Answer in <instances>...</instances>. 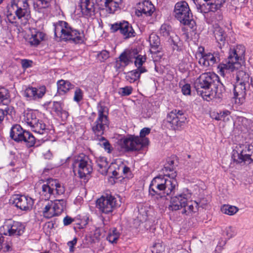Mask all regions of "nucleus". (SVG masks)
Listing matches in <instances>:
<instances>
[{"label": "nucleus", "mask_w": 253, "mask_h": 253, "mask_svg": "<svg viewBox=\"0 0 253 253\" xmlns=\"http://www.w3.org/2000/svg\"><path fill=\"white\" fill-rule=\"evenodd\" d=\"M238 210V209L236 207L228 205H224L221 208V211L223 213L229 215H234Z\"/></svg>", "instance_id": "nucleus-38"}, {"label": "nucleus", "mask_w": 253, "mask_h": 253, "mask_svg": "<svg viewBox=\"0 0 253 253\" xmlns=\"http://www.w3.org/2000/svg\"><path fill=\"white\" fill-rule=\"evenodd\" d=\"M226 235L227 236L228 239L232 238L236 234V231L235 228L231 226H228L226 228L225 230Z\"/></svg>", "instance_id": "nucleus-49"}, {"label": "nucleus", "mask_w": 253, "mask_h": 253, "mask_svg": "<svg viewBox=\"0 0 253 253\" xmlns=\"http://www.w3.org/2000/svg\"><path fill=\"white\" fill-rule=\"evenodd\" d=\"M52 109L58 115H59V112H61L62 110L61 103L60 102L54 101L53 102Z\"/></svg>", "instance_id": "nucleus-52"}, {"label": "nucleus", "mask_w": 253, "mask_h": 253, "mask_svg": "<svg viewBox=\"0 0 253 253\" xmlns=\"http://www.w3.org/2000/svg\"><path fill=\"white\" fill-rule=\"evenodd\" d=\"M77 242V238H74L73 240L69 241L67 243V245L69 247V251L71 253H73L75 251L74 246H75Z\"/></svg>", "instance_id": "nucleus-57"}, {"label": "nucleus", "mask_w": 253, "mask_h": 253, "mask_svg": "<svg viewBox=\"0 0 253 253\" xmlns=\"http://www.w3.org/2000/svg\"><path fill=\"white\" fill-rule=\"evenodd\" d=\"M25 230V226L21 222L8 219L0 227V232L6 236H20Z\"/></svg>", "instance_id": "nucleus-14"}, {"label": "nucleus", "mask_w": 253, "mask_h": 253, "mask_svg": "<svg viewBox=\"0 0 253 253\" xmlns=\"http://www.w3.org/2000/svg\"><path fill=\"white\" fill-rule=\"evenodd\" d=\"M186 119V115L183 111L175 109L167 115L164 123L168 128L175 130L183 126Z\"/></svg>", "instance_id": "nucleus-10"}, {"label": "nucleus", "mask_w": 253, "mask_h": 253, "mask_svg": "<svg viewBox=\"0 0 253 253\" xmlns=\"http://www.w3.org/2000/svg\"><path fill=\"white\" fill-rule=\"evenodd\" d=\"M109 57V52L105 50H102L98 54L99 60L101 61H104Z\"/></svg>", "instance_id": "nucleus-50"}, {"label": "nucleus", "mask_w": 253, "mask_h": 253, "mask_svg": "<svg viewBox=\"0 0 253 253\" xmlns=\"http://www.w3.org/2000/svg\"><path fill=\"white\" fill-rule=\"evenodd\" d=\"M248 156L247 159H246V163L249 164L251 162H253V149H251L249 154H246Z\"/></svg>", "instance_id": "nucleus-61"}, {"label": "nucleus", "mask_w": 253, "mask_h": 253, "mask_svg": "<svg viewBox=\"0 0 253 253\" xmlns=\"http://www.w3.org/2000/svg\"><path fill=\"white\" fill-rule=\"evenodd\" d=\"M136 54V49L124 50L117 59L115 68L118 70L127 66L130 63L132 62V60L135 57Z\"/></svg>", "instance_id": "nucleus-19"}, {"label": "nucleus", "mask_w": 253, "mask_h": 253, "mask_svg": "<svg viewBox=\"0 0 253 253\" xmlns=\"http://www.w3.org/2000/svg\"><path fill=\"white\" fill-rule=\"evenodd\" d=\"M65 189L57 179L49 178L42 186L41 194L45 200L56 198L65 193Z\"/></svg>", "instance_id": "nucleus-7"}, {"label": "nucleus", "mask_w": 253, "mask_h": 253, "mask_svg": "<svg viewBox=\"0 0 253 253\" xmlns=\"http://www.w3.org/2000/svg\"><path fill=\"white\" fill-rule=\"evenodd\" d=\"M49 4L50 0H35L34 2V8L38 9L47 8Z\"/></svg>", "instance_id": "nucleus-42"}, {"label": "nucleus", "mask_w": 253, "mask_h": 253, "mask_svg": "<svg viewBox=\"0 0 253 253\" xmlns=\"http://www.w3.org/2000/svg\"><path fill=\"white\" fill-rule=\"evenodd\" d=\"M57 91L60 94H64L74 87V85L68 81L60 80L57 82Z\"/></svg>", "instance_id": "nucleus-31"}, {"label": "nucleus", "mask_w": 253, "mask_h": 253, "mask_svg": "<svg viewBox=\"0 0 253 253\" xmlns=\"http://www.w3.org/2000/svg\"><path fill=\"white\" fill-rule=\"evenodd\" d=\"M143 73H139L136 69L133 70L128 72L126 76L127 81L130 83H134L138 80L140 77V75Z\"/></svg>", "instance_id": "nucleus-37"}, {"label": "nucleus", "mask_w": 253, "mask_h": 253, "mask_svg": "<svg viewBox=\"0 0 253 253\" xmlns=\"http://www.w3.org/2000/svg\"><path fill=\"white\" fill-rule=\"evenodd\" d=\"M80 7L83 14L86 17L95 14L94 3L92 0H81Z\"/></svg>", "instance_id": "nucleus-26"}, {"label": "nucleus", "mask_w": 253, "mask_h": 253, "mask_svg": "<svg viewBox=\"0 0 253 253\" xmlns=\"http://www.w3.org/2000/svg\"><path fill=\"white\" fill-rule=\"evenodd\" d=\"M113 175L116 178H118L120 177V174H121V171L120 167L118 168V170H114L113 172Z\"/></svg>", "instance_id": "nucleus-63"}, {"label": "nucleus", "mask_w": 253, "mask_h": 253, "mask_svg": "<svg viewBox=\"0 0 253 253\" xmlns=\"http://www.w3.org/2000/svg\"><path fill=\"white\" fill-rule=\"evenodd\" d=\"M197 11L200 13L205 14L207 13L210 11H214L217 10L215 2H208L203 3V4L196 5Z\"/></svg>", "instance_id": "nucleus-32"}, {"label": "nucleus", "mask_w": 253, "mask_h": 253, "mask_svg": "<svg viewBox=\"0 0 253 253\" xmlns=\"http://www.w3.org/2000/svg\"><path fill=\"white\" fill-rule=\"evenodd\" d=\"M122 145L127 151H139L149 144L148 138L141 140L138 136L128 135L122 139Z\"/></svg>", "instance_id": "nucleus-12"}, {"label": "nucleus", "mask_w": 253, "mask_h": 253, "mask_svg": "<svg viewBox=\"0 0 253 253\" xmlns=\"http://www.w3.org/2000/svg\"><path fill=\"white\" fill-rule=\"evenodd\" d=\"M187 195L185 194L177 195L171 197L169 209V210L177 211L185 208L187 203Z\"/></svg>", "instance_id": "nucleus-21"}, {"label": "nucleus", "mask_w": 253, "mask_h": 253, "mask_svg": "<svg viewBox=\"0 0 253 253\" xmlns=\"http://www.w3.org/2000/svg\"><path fill=\"white\" fill-rule=\"evenodd\" d=\"M134 65L137 67L136 70L139 73H145L147 72V70L144 66H143V64L146 62V57L145 55H142L138 54L137 50L136 49V54L135 55Z\"/></svg>", "instance_id": "nucleus-29"}, {"label": "nucleus", "mask_w": 253, "mask_h": 253, "mask_svg": "<svg viewBox=\"0 0 253 253\" xmlns=\"http://www.w3.org/2000/svg\"><path fill=\"white\" fill-rule=\"evenodd\" d=\"M32 61L27 59H23L21 62L22 67L24 69L30 67L32 65Z\"/></svg>", "instance_id": "nucleus-58"}, {"label": "nucleus", "mask_w": 253, "mask_h": 253, "mask_svg": "<svg viewBox=\"0 0 253 253\" xmlns=\"http://www.w3.org/2000/svg\"><path fill=\"white\" fill-rule=\"evenodd\" d=\"M132 91V88L130 86H126L124 87L120 88L119 93L122 96H128L130 95Z\"/></svg>", "instance_id": "nucleus-47"}, {"label": "nucleus", "mask_w": 253, "mask_h": 253, "mask_svg": "<svg viewBox=\"0 0 253 253\" xmlns=\"http://www.w3.org/2000/svg\"><path fill=\"white\" fill-rule=\"evenodd\" d=\"M59 115H61V116L62 118L66 119V118H67V117L69 115V114H68V112H67L65 110H63L62 109V111H61V112H59Z\"/></svg>", "instance_id": "nucleus-64"}, {"label": "nucleus", "mask_w": 253, "mask_h": 253, "mask_svg": "<svg viewBox=\"0 0 253 253\" xmlns=\"http://www.w3.org/2000/svg\"><path fill=\"white\" fill-rule=\"evenodd\" d=\"M98 171L102 174L107 173L108 169V164L104 158H100L96 160Z\"/></svg>", "instance_id": "nucleus-33"}, {"label": "nucleus", "mask_w": 253, "mask_h": 253, "mask_svg": "<svg viewBox=\"0 0 253 253\" xmlns=\"http://www.w3.org/2000/svg\"><path fill=\"white\" fill-rule=\"evenodd\" d=\"M9 110V108H6L4 110L0 109V123L2 122L5 115L8 113V111Z\"/></svg>", "instance_id": "nucleus-59"}, {"label": "nucleus", "mask_w": 253, "mask_h": 253, "mask_svg": "<svg viewBox=\"0 0 253 253\" xmlns=\"http://www.w3.org/2000/svg\"><path fill=\"white\" fill-rule=\"evenodd\" d=\"M246 85L242 83H236L234 85V98L236 103L243 104L245 101L246 95Z\"/></svg>", "instance_id": "nucleus-23"}, {"label": "nucleus", "mask_w": 253, "mask_h": 253, "mask_svg": "<svg viewBox=\"0 0 253 253\" xmlns=\"http://www.w3.org/2000/svg\"><path fill=\"white\" fill-rule=\"evenodd\" d=\"M100 142H102V143H99L100 145L104 149L107 151L108 153H110L111 151V145L109 142L103 136H101L96 138Z\"/></svg>", "instance_id": "nucleus-43"}, {"label": "nucleus", "mask_w": 253, "mask_h": 253, "mask_svg": "<svg viewBox=\"0 0 253 253\" xmlns=\"http://www.w3.org/2000/svg\"><path fill=\"white\" fill-rule=\"evenodd\" d=\"M74 221V219L70 216H66L63 219V223L65 226L70 225Z\"/></svg>", "instance_id": "nucleus-60"}, {"label": "nucleus", "mask_w": 253, "mask_h": 253, "mask_svg": "<svg viewBox=\"0 0 253 253\" xmlns=\"http://www.w3.org/2000/svg\"><path fill=\"white\" fill-rule=\"evenodd\" d=\"M182 93L185 95H190L191 93V86L189 84H186L183 85L181 88Z\"/></svg>", "instance_id": "nucleus-55"}, {"label": "nucleus", "mask_w": 253, "mask_h": 253, "mask_svg": "<svg viewBox=\"0 0 253 253\" xmlns=\"http://www.w3.org/2000/svg\"><path fill=\"white\" fill-rule=\"evenodd\" d=\"M229 114V112L227 111L225 112H223V113H220V114H218L216 116L215 119L217 120H222L223 121H225L226 120H228V117L226 118L228 116Z\"/></svg>", "instance_id": "nucleus-51"}, {"label": "nucleus", "mask_w": 253, "mask_h": 253, "mask_svg": "<svg viewBox=\"0 0 253 253\" xmlns=\"http://www.w3.org/2000/svg\"><path fill=\"white\" fill-rule=\"evenodd\" d=\"M213 34L215 38L218 43V47L221 49L226 43V34L220 27L217 26L214 28Z\"/></svg>", "instance_id": "nucleus-28"}, {"label": "nucleus", "mask_w": 253, "mask_h": 253, "mask_svg": "<svg viewBox=\"0 0 253 253\" xmlns=\"http://www.w3.org/2000/svg\"><path fill=\"white\" fill-rule=\"evenodd\" d=\"M150 128L148 127H144L142 129L140 132V136L139 138H141V140L144 138H147L145 137V136L149 134L150 132Z\"/></svg>", "instance_id": "nucleus-56"}, {"label": "nucleus", "mask_w": 253, "mask_h": 253, "mask_svg": "<svg viewBox=\"0 0 253 253\" xmlns=\"http://www.w3.org/2000/svg\"><path fill=\"white\" fill-rule=\"evenodd\" d=\"M32 129L35 132L43 134L46 131V126L42 120H38V122L31 126Z\"/></svg>", "instance_id": "nucleus-34"}, {"label": "nucleus", "mask_w": 253, "mask_h": 253, "mask_svg": "<svg viewBox=\"0 0 253 253\" xmlns=\"http://www.w3.org/2000/svg\"><path fill=\"white\" fill-rule=\"evenodd\" d=\"M171 28L167 24H163L160 29V33L163 37H168L170 34Z\"/></svg>", "instance_id": "nucleus-44"}, {"label": "nucleus", "mask_w": 253, "mask_h": 253, "mask_svg": "<svg viewBox=\"0 0 253 253\" xmlns=\"http://www.w3.org/2000/svg\"><path fill=\"white\" fill-rule=\"evenodd\" d=\"M83 99V91L79 87L75 89L74 96V101L79 102Z\"/></svg>", "instance_id": "nucleus-46"}, {"label": "nucleus", "mask_w": 253, "mask_h": 253, "mask_svg": "<svg viewBox=\"0 0 253 253\" xmlns=\"http://www.w3.org/2000/svg\"><path fill=\"white\" fill-rule=\"evenodd\" d=\"M149 41L151 46V53L156 54L160 58H161L163 54L161 52L162 48L160 46L159 37L155 34H151L149 36Z\"/></svg>", "instance_id": "nucleus-25"}, {"label": "nucleus", "mask_w": 253, "mask_h": 253, "mask_svg": "<svg viewBox=\"0 0 253 253\" xmlns=\"http://www.w3.org/2000/svg\"><path fill=\"white\" fill-rule=\"evenodd\" d=\"M54 36L60 41L79 43L83 42L81 33L72 28L67 22L58 21L53 23Z\"/></svg>", "instance_id": "nucleus-4"}, {"label": "nucleus", "mask_w": 253, "mask_h": 253, "mask_svg": "<svg viewBox=\"0 0 253 253\" xmlns=\"http://www.w3.org/2000/svg\"><path fill=\"white\" fill-rule=\"evenodd\" d=\"M165 251V247L162 243H156L152 247V253H162Z\"/></svg>", "instance_id": "nucleus-45"}, {"label": "nucleus", "mask_w": 253, "mask_h": 253, "mask_svg": "<svg viewBox=\"0 0 253 253\" xmlns=\"http://www.w3.org/2000/svg\"><path fill=\"white\" fill-rule=\"evenodd\" d=\"M4 252H10L12 250V244L11 242H6L2 244L1 249Z\"/></svg>", "instance_id": "nucleus-53"}, {"label": "nucleus", "mask_w": 253, "mask_h": 253, "mask_svg": "<svg viewBox=\"0 0 253 253\" xmlns=\"http://www.w3.org/2000/svg\"><path fill=\"white\" fill-rule=\"evenodd\" d=\"M119 167L121 171V174H123L124 176H127V175L130 174L131 171L129 167L123 165L120 166Z\"/></svg>", "instance_id": "nucleus-54"}, {"label": "nucleus", "mask_w": 253, "mask_h": 253, "mask_svg": "<svg viewBox=\"0 0 253 253\" xmlns=\"http://www.w3.org/2000/svg\"><path fill=\"white\" fill-rule=\"evenodd\" d=\"M196 57L199 60V63L206 67L212 66L220 60L218 53H205L204 48H202V50H201L199 48V53H197Z\"/></svg>", "instance_id": "nucleus-17"}, {"label": "nucleus", "mask_w": 253, "mask_h": 253, "mask_svg": "<svg viewBox=\"0 0 253 253\" xmlns=\"http://www.w3.org/2000/svg\"><path fill=\"white\" fill-rule=\"evenodd\" d=\"M226 1V0H215V5H216V8H219Z\"/></svg>", "instance_id": "nucleus-62"}, {"label": "nucleus", "mask_w": 253, "mask_h": 253, "mask_svg": "<svg viewBox=\"0 0 253 253\" xmlns=\"http://www.w3.org/2000/svg\"><path fill=\"white\" fill-rule=\"evenodd\" d=\"M38 119L36 117L35 114L33 113H27L25 116L24 121L25 123L31 127L35 125V123L38 122Z\"/></svg>", "instance_id": "nucleus-40"}, {"label": "nucleus", "mask_w": 253, "mask_h": 253, "mask_svg": "<svg viewBox=\"0 0 253 253\" xmlns=\"http://www.w3.org/2000/svg\"><path fill=\"white\" fill-rule=\"evenodd\" d=\"M105 107L100 106L98 108V117L91 125L92 130L96 138L102 136L109 127V122L107 115L104 114Z\"/></svg>", "instance_id": "nucleus-9"}, {"label": "nucleus", "mask_w": 253, "mask_h": 253, "mask_svg": "<svg viewBox=\"0 0 253 253\" xmlns=\"http://www.w3.org/2000/svg\"><path fill=\"white\" fill-rule=\"evenodd\" d=\"M104 9L109 13H114L119 8L122 0H104Z\"/></svg>", "instance_id": "nucleus-30"}, {"label": "nucleus", "mask_w": 253, "mask_h": 253, "mask_svg": "<svg viewBox=\"0 0 253 253\" xmlns=\"http://www.w3.org/2000/svg\"><path fill=\"white\" fill-rule=\"evenodd\" d=\"M116 198L111 195L102 196L96 201V207L100 211L105 214L112 212L117 207Z\"/></svg>", "instance_id": "nucleus-15"}, {"label": "nucleus", "mask_w": 253, "mask_h": 253, "mask_svg": "<svg viewBox=\"0 0 253 253\" xmlns=\"http://www.w3.org/2000/svg\"><path fill=\"white\" fill-rule=\"evenodd\" d=\"M9 93L4 88H0V105H6L9 102Z\"/></svg>", "instance_id": "nucleus-39"}, {"label": "nucleus", "mask_w": 253, "mask_h": 253, "mask_svg": "<svg viewBox=\"0 0 253 253\" xmlns=\"http://www.w3.org/2000/svg\"><path fill=\"white\" fill-rule=\"evenodd\" d=\"M250 77L248 74L245 71L241 70L237 72L236 75V83H241L242 84H246L249 83Z\"/></svg>", "instance_id": "nucleus-36"}, {"label": "nucleus", "mask_w": 253, "mask_h": 253, "mask_svg": "<svg viewBox=\"0 0 253 253\" xmlns=\"http://www.w3.org/2000/svg\"><path fill=\"white\" fill-rule=\"evenodd\" d=\"M176 171L165 175H159L154 177L149 186V196L151 200L158 203L167 196L173 194L178 187L175 179Z\"/></svg>", "instance_id": "nucleus-2"}, {"label": "nucleus", "mask_w": 253, "mask_h": 253, "mask_svg": "<svg viewBox=\"0 0 253 253\" xmlns=\"http://www.w3.org/2000/svg\"><path fill=\"white\" fill-rule=\"evenodd\" d=\"M120 237V233L116 228H114L110 232L107 237V240L111 243H116Z\"/></svg>", "instance_id": "nucleus-41"}, {"label": "nucleus", "mask_w": 253, "mask_h": 253, "mask_svg": "<svg viewBox=\"0 0 253 253\" xmlns=\"http://www.w3.org/2000/svg\"><path fill=\"white\" fill-rule=\"evenodd\" d=\"M12 204L21 211H28L32 209L34 200L28 196L15 195L13 197Z\"/></svg>", "instance_id": "nucleus-20"}, {"label": "nucleus", "mask_w": 253, "mask_h": 253, "mask_svg": "<svg viewBox=\"0 0 253 253\" xmlns=\"http://www.w3.org/2000/svg\"><path fill=\"white\" fill-rule=\"evenodd\" d=\"M253 149V146L249 144H239L233 150L232 159L237 163L242 162L246 163L248 156L251 149Z\"/></svg>", "instance_id": "nucleus-18"}, {"label": "nucleus", "mask_w": 253, "mask_h": 253, "mask_svg": "<svg viewBox=\"0 0 253 253\" xmlns=\"http://www.w3.org/2000/svg\"><path fill=\"white\" fill-rule=\"evenodd\" d=\"M10 3L6 12L8 21L11 23H17L16 19H18V23L23 26L29 24L31 14L27 0H12Z\"/></svg>", "instance_id": "nucleus-3"}, {"label": "nucleus", "mask_w": 253, "mask_h": 253, "mask_svg": "<svg viewBox=\"0 0 253 253\" xmlns=\"http://www.w3.org/2000/svg\"><path fill=\"white\" fill-rule=\"evenodd\" d=\"M197 93L210 99H222L225 94V86L219 77L212 72L203 73L194 83Z\"/></svg>", "instance_id": "nucleus-1"}, {"label": "nucleus", "mask_w": 253, "mask_h": 253, "mask_svg": "<svg viewBox=\"0 0 253 253\" xmlns=\"http://www.w3.org/2000/svg\"><path fill=\"white\" fill-rule=\"evenodd\" d=\"M66 206V201L64 199L50 201L44 208L43 216L46 218L58 216L63 211Z\"/></svg>", "instance_id": "nucleus-11"}, {"label": "nucleus", "mask_w": 253, "mask_h": 253, "mask_svg": "<svg viewBox=\"0 0 253 253\" xmlns=\"http://www.w3.org/2000/svg\"><path fill=\"white\" fill-rule=\"evenodd\" d=\"M175 17L184 25L188 26L193 30L196 29V22L192 18L189 6L185 1L177 2L174 6Z\"/></svg>", "instance_id": "nucleus-6"}, {"label": "nucleus", "mask_w": 253, "mask_h": 253, "mask_svg": "<svg viewBox=\"0 0 253 253\" xmlns=\"http://www.w3.org/2000/svg\"><path fill=\"white\" fill-rule=\"evenodd\" d=\"M46 88L44 86L39 88L28 87L24 92V95L29 100H37L42 98L45 93Z\"/></svg>", "instance_id": "nucleus-22"}, {"label": "nucleus", "mask_w": 253, "mask_h": 253, "mask_svg": "<svg viewBox=\"0 0 253 253\" xmlns=\"http://www.w3.org/2000/svg\"><path fill=\"white\" fill-rule=\"evenodd\" d=\"M119 30L125 39L134 37L136 35L131 25L126 21L117 22L111 25L112 32L115 33Z\"/></svg>", "instance_id": "nucleus-16"}, {"label": "nucleus", "mask_w": 253, "mask_h": 253, "mask_svg": "<svg viewBox=\"0 0 253 253\" xmlns=\"http://www.w3.org/2000/svg\"><path fill=\"white\" fill-rule=\"evenodd\" d=\"M10 137L16 142H24L28 147L35 145V138L30 132L23 130L19 125H15L11 128Z\"/></svg>", "instance_id": "nucleus-8"}, {"label": "nucleus", "mask_w": 253, "mask_h": 253, "mask_svg": "<svg viewBox=\"0 0 253 253\" xmlns=\"http://www.w3.org/2000/svg\"><path fill=\"white\" fill-rule=\"evenodd\" d=\"M167 164H166L164 169L166 171H172L174 170V161L172 158H169L167 160Z\"/></svg>", "instance_id": "nucleus-48"}, {"label": "nucleus", "mask_w": 253, "mask_h": 253, "mask_svg": "<svg viewBox=\"0 0 253 253\" xmlns=\"http://www.w3.org/2000/svg\"><path fill=\"white\" fill-rule=\"evenodd\" d=\"M245 53V48L242 45H237L231 48L229 55L225 63L220 64L218 66L220 74L224 76L225 74L232 72L240 65L239 60H241Z\"/></svg>", "instance_id": "nucleus-5"}, {"label": "nucleus", "mask_w": 253, "mask_h": 253, "mask_svg": "<svg viewBox=\"0 0 253 253\" xmlns=\"http://www.w3.org/2000/svg\"><path fill=\"white\" fill-rule=\"evenodd\" d=\"M74 168H78L79 177L81 178H85L92 171V162L89 158L84 155H81L77 157L73 164Z\"/></svg>", "instance_id": "nucleus-13"}, {"label": "nucleus", "mask_w": 253, "mask_h": 253, "mask_svg": "<svg viewBox=\"0 0 253 253\" xmlns=\"http://www.w3.org/2000/svg\"><path fill=\"white\" fill-rule=\"evenodd\" d=\"M45 35L43 32L33 29L31 31V36L29 38L28 42L31 46H37L42 41L44 40Z\"/></svg>", "instance_id": "nucleus-27"}, {"label": "nucleus", "mask_w": 253, "mask_h": 253, "mask_svg": "<svg viewBox=\"0 0 253 253\" xmlns=\"http://www.w3.org/2000/svg\"><path fill=\"white\" fill-rule=\"evenodd\" d=\"M199 206V205L197 202L188 201V199H187L186 207L183 208L182 213L184 214L187 213H189L191 212H196V210H198Z\"/></svg>", "instance_id": "nucleus-35"}, {"label": "nucleus", "mask_w": 253, "mask_h": 253, "mask_svg": "<svg viewBox=\"0 0 253 253\" xmlns=\"http://www.w3.org/2000/svg\"><path fill=\"white\" fill-rule=\"evenodd\" d=\"M155 10V7L151 2L144 0L137 4L136 14L138 16L144 14L146 16L152 15Z\"/></svg>", "instance_id": "nucleus-24"}]
</instances>
